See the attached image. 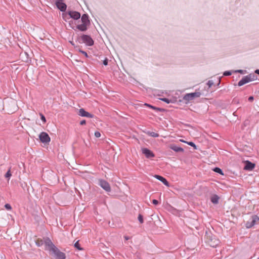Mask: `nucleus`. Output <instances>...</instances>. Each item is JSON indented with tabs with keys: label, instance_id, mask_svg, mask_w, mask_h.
I'll list each match as a JSON object with an SVG mask.
<instances>
[{
	"label": "nucleus",
	"instance_id": "nucleus-1",
	"mask_svg": "<svg viewBox=\"0 0 259 259\" xmlns=\"http://www.w3.org/2000/svg\"><path fill=\"white\" fill-rule=\"evenodd\" d=\"M45 249L49 250L50 254L54 256L56 259H65V254L61 252L52 242L50 238L46 239L45 241Z\"/></svg>",
	"mask_w": 259,
	"mask_h": 259
},
{
	"label": "nucleus",
	"instance_id": "nucleus-2",
	"mask_svg": "<svg viewBox=\"0 0 259 259\" xmlns=\"http://www.w3.org/2000/svg\"><path fill=\"white\" fill-rule=\"evenodd\" d=\"M81 24H78L76 27H71L74 30L76 29L84 32L87 30L88 27L91 25V22L89 19V16L88 14H83L81 17Z\"/></svg>",
	"mask_w": 259,
	"mask_h": 259
},
{
	"label": "nucleus",
	"instance_id": "nucleus-3",
	"mask_svg": "<svg viewBox=\"0 0 259 259\" xmlns=\"http://www.w3.org/2000/svg\"><path fill=\"white\" fill-rule=\"evenodd\" d=\"M205 242L211 247H216L220 243V241L210 231H206L204 236Z\"/></svg>",
	"mask_w": 259,
	"mask_h": 259
},
{
	"label": "nucleus",
	"instance_id": "nucleus-4",
	"mask_svg": "<svg viewBox=\"0 0 259 259\" xmlns=\"http://www.w3.org/2000/svg\"><path fill=\"white\" fill-rule=\"evenodd\" d=\"M76 41L79 44L84 43L88 46H92L94 44V41L91 36L84 34L80 36H78L76 38Z\"/></svg>",
	"mask_w": 259,
	"mask_h": 259
},
{
	"label": "nucleus",
	"instance_id": "nucleus-5",
	"mask_svg": "<svg viewBox=\"0 0 259 259\" xmlns=\"http://www.w3.org/2000/svg\"><path fill=\"white\" fill-rule=\"evenodd\" d=\"M80 13L74 11H69L66 13L63 14V18L66 21H67V19L70 18L77 20L80 18Z\"/></svg>",
	"mask_w": 259,
	"mask_h": 259
},
{
	"label": "nucleus",
	"instance_id": "nucleus-6",
	"mask_svg": "<svg viewBox=\"0 0 259 259\" xmlns=\"http://www.w3.org/2000/svg\"><path fill=\"white\" fill-rule=\"evenodd\" d=\"M201 94L200 92H194L186 94L183 97V99L187 101H190L195 98L199 97Z\"/></svg>",
	"mask_w": 259,
	"mask_h": 259
},
{
	"label": "nucleus",
	"instance_id": "nucleus-7",
	"mask_svg": "<svg viewBox=\"0 0 259 259\" xmlns=\"http://www.w3.org/2000/svg\"><path fill=\"white\" fill-rule=\"evenodd\" d=\"M257 221H258V217L256 215H252L251 218V221H247L245 223L246 228L247 229L251 228L255 224Z\"/></svg>",
	"mask_w": 259,
	"mask_h": 259
},
{
	"label": "nucleus",
	"instance_id": "nucleus-8",
	"mask_svg": "<svg viewBox=\"0 0 259 259\" xmlns=\"http://www.w3.org/2000/svg\"><path fill=\"white\" fill-rule=\"evenodd\" d=\"M57 8L62 12H65L67 5L64 3V0H57L55 2Z\"/></svg>",
	"mask_w": 259,
	"mask_h": 259
},
{
	"label": "nucleus",
	"instance_id": "nucleus-9",
	"mask_svg": "<svg viewBox=\"0 0 259 259\" xmlns=\"http://www.w3.org/2000/svg\"><path fill=\"white\" fill-rule=\"evenodd\" d=\"M40 141L43 143H48L50 141L49 135L45 132H41L39 136Z\"/></svg>",
	"mask_w": 259,
	"mask_h": 259
},
{
	"label": "nucleus",
	"instance_id": "nucleus-10",
	"mask_svg": "<svg viewBox=\"0 0 259 259\" xmlns=\"http://www.w3.org/2000/svg\"><path fill=\"white\" fill-rule=\"evenodd\" d=\"M142 152L147 158H151L155 157L154 153L147 148H142Z\"/></svg>",
	"mask_w": 259,
	"mask_h": 259
},
{
	"label": "nucleus",
	"instance_id": "nucleus-11",
	"mask_svg": "<svg viewBox=\"0 0 259 259\" xmlns=\"http://www.w3.org/2000/svg\"><path fill=\"white\" fill-rule=\"evenodd\" d=\"M99 185L107 192H110L111 191L109 184L105 180H100L99 181Z\"/></svg>",
	"mask_w": 259,
	"mask_h": 259
},
{
	"label": "nucleus",
	"instance_id": "nucleus-12",
	"mask_svg": "<svg viewBox=\"0 0 259 259\" xmlns=\"http://www.w3.org/2000/svg\"><path fill=\"white\" fill-rule=\"evenodd\" d=\"M78 114L82 117H87L89 118H93L94 115L86 111L83 108H81L78 110Z\"/></svg>",
	"mask_w": 259,
	"mask_h": 259
},
{
	"label": "nucleus",
	"instance_id": "nucleus-13",
	"mask_svg": "<svg viewBox=\"0 0 259 259\" xmlns=\"http://www.w3.org/2000/svg\"><path fill=\"white\" fill-rule=\"evenodd\" d=\"M255 165L254 163L247 160L245 162L244 169L247 170H252L254 168Z\"/></svg>",
	"mask_w": 259,
	"mask_h": 259
},
{
	"label": "nucleus",
	"instance_id": "nucleus-14",
	"mask_svg": "<svg viewBox=\"0 0 259 259\" xmlns=\"http://www.w3.org/2000/svg\"><path fill=\"white\" fill-rule=\"evenodd\" d=\"M154 177L157 180L160 181L164 185L167 187H169V183L165 178L158 175H155Z\"/></svg>",
	"mask_w": 259,
	"mask_h": 259
},
{
	"label": "nucleus",
	"instance_id": "nucleus-15",
	"mask_svg": "<svg viewBox=\"0 0 259 259\" xmlns=\"http://www.w3.org/2000/svg\"><path fill=\"white\" fill-rule=\"evenodd\" d=\"M170 148L176 152H183V148L178 147L175 144H171L169 146Z\"/></svg>",
	"mask_w": 259,
	"mask_h": 259
},
{
	"label": "nucleus",
	"instance_id": "nucleus-16",
	"mask_svg": "<svg viewBox=\"0 0 259 259\" xmlns=\"http://www.w3.org/2000/svg\"><path fill=\"white\" fill-rule=\"evenodd\" d=\"M249 80L246 76H244L238 83V85L239 87H241L246 83L249 82Z\"/></svg>",
	"mask_w": 259,
	"mask_h": 259
},
{
	"label": "nucleus",
	"instance_id": "nucleus-17",
	"mask_svg": "<svg viewBox=\"0 0 259 259\" xmlns=\"http://www.w3.org/2000/svg\"><path fill=\"white\" fill-rule=\"evenodd\" d=\"M145 105L153 109V110H156V111L163 112L165 111L164 109L156 107H155L154 106H152V105L147 104V103H145Z\"/></svg>",
	"mask_w": 259,
	"mask_h": 259
},
{
	"label": "nucleus",
	"instance_id": "nucleus-18",
	"mask_svg": "<svg viewBox=\"0 0 259 259\" xmlns=\"http://www.w3.org/2000/svg\"><path fill=\"white\" fill-rule=\"evenodd\" d=\"M220 199V197L216 194H214L211 196L210 198L211 202L214 204H217L219 203V200Z\"/></svg>",
	"mask_w": 259,
	"mask_h": 259
},
{
	"label": "nucleus",
	"instance_id": "nucleus-19",
	"mask_svg": "<svg viewBox=\"0 0 259 259\" xmlns=\"http://www.w3.org/2000/svg\"><path fill=\"white\" fill-rule=\"evenodd\" d=\"M49 238V237L44 238V239H38L36 241V244L37 246H41L44 244L45 245V241L46 240V239Z\"/></svg>",
	"mask_w": 259,
	"mask_h": 259
},
{
	"label": "nucleus",
	"instance_id": "nucleus-20",
	"mask_svg": "<svg viewBox=\"0 0 259 259\" xmlns=\"http://www.w3.org/2000/svg\"><path fill=\"white\" fill-rule=\"evenodd\" d=\"M249 81H253L257 79V76L254 73H250L248 75H246Z\"/></svg>",
	"mask_w": 259,
	"mask_h": 259
},
{
	"label": "nucleus",
	"instance_id": "nucleus-21",
	"mask_svg": "<svg viewBox=\"0 0 259 259\" xmlns=\"http://www.w3.org/2000/svg\"><path fill=\"white\" fill-rule=\"evenodd\" d=\"M147 134L150 136H151L152 137H154V138H157V137H159V134L156 133H155V132H148L147 133Z\"/></svg>",
	"mask_w": 259,
	"mask_h": 259
},
{
	"label": "nucleus",
	"instance_id": "nucleus-22",
	"mask_svg": "<svg viewBox=\"0 0 259 259\" xmlns=\"http://www.w3.org/2000/svg\"><path fill=\"white\" fill-rule=\"evenodd\" d=\"M213 170L214 172H215L217 173H218L222 175H224L223 170L220 168H219L218 167H214Z\"/></svg>",
	"mask_w": 259,
	"mask_h": 259
},
{
	"label": "nucleus",
	"instance_id": "nucleus-23",
	"mask_svg": "<svg viewBox=\"0 0 259 259\" xmlns=\"http://www.w3.org/2000/svg\"><path fill=\"white\" fill-rule=\"evenodd\" d=\"M75 248L77 249L78 250H82L83 248L80 247V244L79 243V241H77L74 245Z\"/></svg>",
	"mask_w": 259,
	"mask_h": 259
},
{
	"label": "nucleus",
	"instance_id": "nucleus-24",
	"mask_svg": "<svg viewBox=\"0 0 259 259\" xmlns=\"http://www.w3.org/2000/svg\"><path fill=\"white\" fill-rule=\"evenodd\" d=\"M10 169L11 168H10L5 175V178L8 179V180L10 179V177L12 176Z\"/></svg>",
	"mask_w": 259,
	"mask_h": 259
},
{
	"label": "nucleus",
	"instance_id": "nucleus-25",
	"mask_svg": "<svg viewBox=\"0 0 259 259\" xmlns=\"http://www.w3.org/2000/svg\"><path fill=\"white\" fill-rule=\"evenodd\" d=\"M186 143L188 144L189 145L193 147L194 148V149H197V146L194 143L192 142H186Z\"/></svg>",
	"mask_w": 259,
	"mask_h": 259
},
{
	"label": "nucleus",
	"instance_id": "nucleus-26",
	"mask_svg": "<svg viewBox=\"0 0 259 259\" xmlns=\"http://www.w3.org/2000/svg\"><path fill=\"white\" fill-rule=\"evenodd\" d=\"M160 100L167 104H169V103L172 102L171 100H169L168 98H161V99H160Z\"/></svg>",
	"mask_w": 259,
	"mask_h": 259
},
{
	"label": "nucleus",
	"instance_id": "nucleus-27",
	"mask_svg": "<svg viewBox=\"0 0 259 259\" xmlns=\"http://www.w3.org/2000/svg\"><path fill=\"white\" fill-rule=\"evenodd\" d=\"M138 219L141 224L143 223V222H144L143 217L141 214H139Z\"/></svg>",
	"mask_w": 259,
	"mask_h": 259
},
{
	"label": "nucleus",
	"instance_id": "nucleus-28",
	"mask_svg": "<svg viewBox=\"0 0 259 259\" xmlns=\"http://www.w3.org/2000/svg\"><path fill=\"white\" fill-rule=\"evenodd\" d=\"M79 52L81 53V54H82L83 55H84V56L86 57V58H89L90 56L88 55L87 53L81 49H79L78 50Z\"/></svg>",
	"mask_w": 259,
	"mask_h": 259
},
{
	"label": "nucleus",
	"instance_id": "nucleus-29",
	"mask_svg": "<svg viewBox=\"0 0 259 259\" xmlns=\"http://www.w3.org/2000/svg\"><path fill=\"white\" fill-rule=\"evenodd\" d=\"M231 74H232V72L231 71H226L223 73V75L224 76H230Z\"/></svg>",
	"mask_w": 259,
	"mask_h": 259
},
{
	"label": "nucleus",
	"instance_id": "nucleus-30",
	"mask_svg": "<svg viewBox=\"0 0 259 259\" xmlns=\"http://www.w3.org/2000/svg\"><path fill=\"white\" fill-rule=\"evenodd\" d=\"M235 72H238V73H240L241 74H244L246 72V71L240 69V70H235Z\"/></svg>",
	"mask_w": 259,
	"mask_h": 259
},
{
	"label": "nucleus",
	"instance_id": "nucleus-31",
	"mask_svg": "<svg viewBox=\"0 0 259 259\" xmlns=\"http://www.w3.org/2000/svg\"><path fill=\"white\" fill-rule=\"evenodd\" d=\"M40 116L41 120L45 123L46 122L45 116L41 113H40Z\"/></svg>",
	"mask_w": 259,
	"mask_h": 259
},
{
	"label": "nucleus",
	"instance_id": "nucleus-32",
	"mask_svg": "<svg viewBox=\"0 0 259 259\" xmlns=\"http://www.w3.org/2000/svg\"><path fill=\"white\" fill-rule=\"evenodd\" d=\"M207 84L208 85L209 88H210L213 84V82L212 80H208L207 83Z\"/></svg>",
	"mask_w": 259,
	"mask_h": 259
},
{
	"label": "nucleus",
	"instance_id": "nucleus-33",
	"mask_svg": "<svg viewBox=\"0 0 259 259\" xmlns=\"http://www.w3.org/2000/svg\"><path fill=\"white\" fill-rule=\"evenodd\" d=\"M5 207L8 210H11L12 209L11 205L8 203L5 205Z\"/></svg>",
	"mask_w": 259,
	"mask_h": 259
},
{
	"label": "nucleus",
	"instance_id": "nucleus-34",
	"mask_svg": "<svg viewBox=\"0 0 259 259\" xmlns=\"http://www.w3.org/2000/svg\"><path fill=\"white\" fill-rule=\"evenodd\" d=\"M108 59L106 58L103 61V64L105 65V66H106L108 65Z\"/></svg>",
	"mask_w": 259,
	"mask_h": 259
},
{
	"label": "nucleus",
	"instance_id": "nucleus-35",
	"mask_svg": "<svg viewBox=\"0 0 259 259\" xmlns=\"http://www.w3.org/2000/svg\"><path fill=\"white\" fill-rule=\"evenodd\" d=\"M95 136L96 138H99L101 136V134L99 132L96 131L95 132Z\"/></svg>",
	"mask_w": 259,
	"mask_h": 259
},
{
	"label": "nucleus",
	"instance_id": "nucleus-36",
	"mask_svg": "<svg viewBox=\"0 0 259 259\" xmlns=\"http://www.w3.org/2000/svg\"><path fill=\"white\" fill-rule=\"evenodd\" d=\"M152 203L155 205H157L159 203V201L157 200L153 199L152 200Z\"/></svg>",
	"mask_w": 259,
	"mask_h": 259
},
{
	"label": "nucleus",
	"instance_id": "nucleus-37",
	"mask_svg": "<svg viewBox=\"0 0 259 259\" xmlns=\"http://www.w3.org/2000/svg\"><path fill=\"white\" fill-rule=\"evenodd\" d=\"M85 123H86V121L85 120H82L80 122V124L81 125H83L85 124Z\"/></svg>",
	"mask_w": 259,
	"mask_h": 259
},
{
	"label": "nucleus",
	"instance_id": "nucleus-38",
	"mask_svg": "<svg viewBox=\"0 0 259 259\" xmlns=\"http://www.w3.org/2000/svg\"><path fill=\"white\" fill-rule=\"evenodd\" d=\"M253 99H254V97L253 96H250V97H249V98L248 99V100L249 102L253 101Z\"/></svg>",
	"mask_w": 259,
	"mask_h": 259
},
{
	"label": "nucleus",
	"instance_id": "nucleus-39",
	"mask_svg": "<svg viewBox=\"0 0 259 259\" xmlns=\"http://www.w3.org/2000/svg\"><path fill=\"white\" fill-rule=\"evenodd\" d=\"M249 122V121L248 120H245L244 122V124L245 126L247 125Z\"/></svg>",
	"mask_w": 259,
	"mask_h": 259
},
{
	"label": "nucleus",
	"instance_id": "nucleus-40",
	"mask_svg": "<svg viewBox=\"0 0 259 259\" xmlns=\"http://www.w3.org/2000/svg\"><path fill=\"white\" fill-rule=\"evenodd\" d=\"M254 72L259 75V69H256Z\"/></svg>",
	"mask_w": 259,
	"mask_h": 259
},
{
	"label": "nucleus",
	"instance_id": "nucleus-41",
	"mask_svg": "<svg viewBox=\"0 0 259 259\" xmlns=\"http://www.w3.org/2000/svg\"><path fill=\"white\" fill-rule=\"evenodd\" d=\"M124 238L126 240H128V239H130V237L126 236H125Z\"/></svg>",
	"mask_w": 259,
	"mask_h": 259
},
{
	"label": "nucleus",
	"instance_id": "nucleus-42",
	"mask_svg": "<svg viewBox=\"0 0 259 259\" xmlns=\"http://www.w3.org/2000/svg\"><path fill=\"white\" fill-rule=\"evenodd\" d=\"M71 23H73V21L72 20H71L69 21V24L71 25Z\"/></svg>",
	"mask_w": 259,
	"mask_h": 259
},
{
	"label": "nucleus",
	"instance_id": "nucleus-43",
	"mask_svg": "<svg viewBox=\"0 0 259 259\" xmlns=\"http://www.w3.org/2000/svg\"><path fill=\"white\" fill-rule=\"evenodd\" d=\"M70 43L72 46H74V44L73 41H70Z\"/></svg>",
	"mask_w": 259,
	"mask_h": 259
},
{
	"label": "nucleus",
	"instance_id": "nucleus-44",
	"mask_svg": "<svg viewBox=\"0 0 259 259\" xmlns=\"http://www.w3.org/2000/svg\"><path fill=\"white\" fill-rule=\"evenodd\" d=\"M180 141L182 142H184V143H186V142L183 140H181Z\"/></svg>",
	"mask_w": 259,
	"mask_h": 259
},
{
	"label": "nucleus",
	"instance_id": "nucleus-45",
	"mask_svg": "<svg viewBox=\"0 0 259 259\" xmlns=\"http://www.w3.org/2000/svg\"><path fill=\"white\" fill-rule=\"evenodd\" d=\"M220 82H219L218 84H217V86H219V84H220Z\"/></svg>",
	"mask_w": 259,
	"mask_h": 259
},
{
	"label": "nucleus",
	"instance_id": "nucleus-46",
	"mask_svg": "<svg viewBox=\"0 0 259 259\" xmlns=\"http://www.w3.org/2000/svg\"><path fill=\"white\" fill-rule=\"evenodd\" d=\"M28 58H27V60H25V62H27V61H28Z\"/></svg>",
	"mask_w": 259,
	"mask_h": 259
},
{
	"label": "nucleus",
	"instance_id": "nucleus-47",
	"mask_svg": "<svg viewBox=\"0 0 259 259\" xmlns=\"http://www.w3.org/2000/svg\"><path fill=\"white\" fill-rule=\"evenodd\" d=\"M24 54H25V55H27V54L26 53H25Z\"/></svg>",
	"mask_w": 259,
	"mask_h": 259
},
{
	"label": "nucleus",
	"instance_id": "nucleus-48",
	"mask_svg": "<svg viewBox=\"0 0 259 259\" xmlns=\"http://www.w3.org/2000/svg\"><path fill=\"white\" fill-rule=\"evenodd\" d=\"M258 220H259V218H258Z\"/></svg>",
	"mask_w": 259,
	"mask_h": 259
}]
</instances>
